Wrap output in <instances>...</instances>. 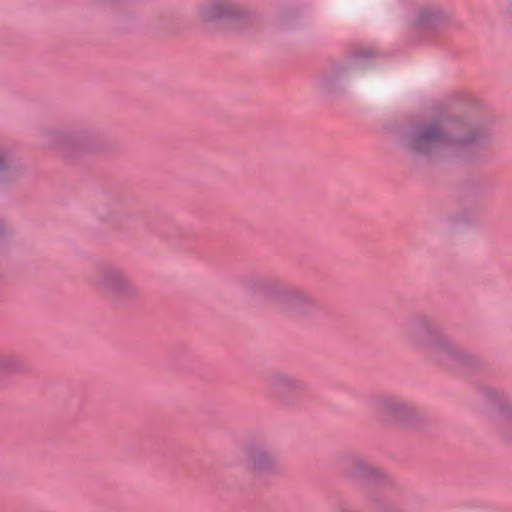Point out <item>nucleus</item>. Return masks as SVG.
<instances>
[{
  "instance_id": "2",
  "label": "nucleus",
  "mask_w": 512,
  "mask_h": 512,
  "mask_svg": "<svg viewBox=\"0 0 512 512\" xmlns=\"http://www.w3.org/2000/svg\"><path fill=\"white\" fill-rule=\"evenodd\" d=\"M427 346L432 357L443 365H454L461 362L464 354L461 349L448 338L440 335H431Z\"/></svg>"
},
{
  "instance_id": "3",
  "label": "nucleus",
  "mask_w": 512,
  "mask_h": 512,
  "mask_svg": "<svg viewBox=\"0 0 512 512\" xmlns=\"http://www.w3.org/2000/svg\"><path fill=\"white\" fill-rule=\"evenodd\" d=\"M448 142L449 139L442 128L434 126L414 133L409 145L417 152L430 153Z\"/></svg>"
},
{
  "instance_id": "6",
  "label": "nucleus",
  "mask_w": 512,
  "mask_h": 512,
  "mask_svg": "<svg viewBox=\"0 0 512 512\" xmlns=\"http://www.w3.org/2000/svg\"><path fill=\"white\" fill-rule=\"evenodd\" d=\"M446 19V13L435 6H426L417 10L412 23L418 29H433Z\"/></svg>"
},
{
  "instance_id": "9",
  "label": "nucleus",
  "mask_w": 512,
  "mask_h": 512,
  "mask_svg": "<svg viewBox=\"0 0 512 512\" xmlns=\"http://www.w3.org/2000/svg\"><path fill=\"white\" fill-rule=\"evenodd\" d=\"M12 156L9 151L0 149V174L12 167Z\"/></svg>"
},
{
  "instance_id": "4",
  "label": "nucleus",
  "mask_w": 512,
  "mask_h": 512,
  "mask_svg": "<svg viewBox=\"0 0 512 512\" xmlns=\"http://www.w3.org/2000/svg\"><path fill=\"white\" fill-rule=\"evenodd\" d=\"M239 7L230 0H211L198 11L201 21L218 22L231 19L239 14Z\"/></svg>"
},
{
  "instance_id": "5",
  "label": "nucleus",
  "mask_w": 512,
  "mask_h": 512,
  "mask_svg": "<svg viewBox=\"0 0 512 512\" xmlns=\"http://www.w3.org/2000/svg\"><path fill=\"white\" fill-rule=\"evenodd\" d=\"M102 288L115 296H126L134 291L131 280L119 270L107 271L100 282Z\"/></svg>"
},
{
  "instance_id": "10",
  "label": "nucleus",
  "mask_w": 512,
  "mask_h": 512,
  "mask_svg": "<svg viewBox=\"0 0 512 512\" xmlns=\"http://www.w3.org/2000/svg\"><path fill=\"white\" fill-rule=\"evenodd\" d=\"M474 139H475V135H474V134H468V135H465V136H464V135H459V136H457V138H456V139H454L453 141H455V142H461V143H462V142H465V143H466V142H471V141H473Z\"/></svg>"
},
{
  "instance_id": "1",
  "label": "nucleus",
  "mask_w": 512,
  "mask_h": 512,
  "mask_svg": "<svg viewBox=\"0 0 512 512\" xmlns=\"http://www.w3.org/2000/svg\"><path fill=\"white\" fill-rule=\"evenodd\" d=\"M260 293L266 302L284 311H300L309 303V298L305 293L276 282L263 283Z\"/></svg>"
},
{
  "instance_id": "11",
  "label": "nucleus",
  "mask_w": 512,
  "mask_h": 512,
  "mask_svg": "<svg viewBox=\"0 0 512 512\" xmlns=\"http://www.w3.org/2000/svg\"><path fill=\"white\" fill-rule=\"evenodd\" d=\"M281 380L284 385H287L289 387H297L299 385L298 381H296L292 378L286 377V376L282 377Z\"/></svg>"
},
{
  "instance_id": "7",
  "label": "nucleus",
  "mask_w": 512,
  "mask_h": 512,
  "mask_svg": "<svg viewBox=\"0 0 512 512\" xmlns=\"http://www.w3.org/2000/svg\"><path fill=\"white\" fill-rule=\"evenodd\" d=\"M379 410L387 420H399L406 415L408 407L400 400L389 398L380 403Z\"/></svg>"
},
{
  "instance_id": "8",
  "label": "nucleus",
  "mask_w": 512,
  "mask_h": 512,
  "mask_svg": "<svg viewBox=\"0 0 512 512\" xmlns=\"http://www.w3.org/2000/svg\"><path fill=\"white\" fill-rule=\"evenodd\" d=\"M274 463V456L267 450L257 449L250 454V467L253 470L263 471Z\"/></svg>"
}]
</instances>
